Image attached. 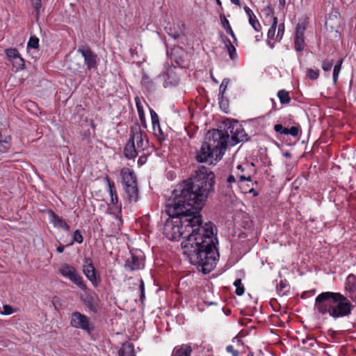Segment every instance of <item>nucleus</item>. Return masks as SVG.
Listing matches in <instances>:
<instances>
[{"label":"nucleus","instance_id":"c9c22d12","mask_svg":"<svg viewBox=\"0 0 356 356\" xmlns=\"http://www.w3.org/2000/svg\"><path fill=\"white\" fill-rule=\"evenodd\" d=\"M333 65H334L333 60H329L327 59H325L322 63V69L325 72H328V71L331 70Z\"/></svg>","mask_w":356,"mask_h":356},{"label":"nucleus","instance_id":"412c9836","mask_svg":"<svg viewBox=\"0 0 356 356\" xmlns=\"http://www.w3.org/2000/svg\"><path fill=\"white\" fill-rule=\"evenodd\" d=\"M106 181L108 182L109 193L111 195V202L113 204H116L118 202V198L117 195L115 184L113 181H111L108 177H106Z\"/></svg>","mask_w":356,"mask_h":356},{"label":"nucleus","instance_id":"f704fd0d","mask_svg":"<svg viewBox=\"0 0 356 356\" xmlns=\"http://www.w3.org/2000/svg\"><path fill=\"white\" fill-rule=\"evenodd\" d=\"M229 83V79L225 78L222 80V81L219 87V95L218 96L222 97V95H225V92L227 90Z\"/></svg>","mask_w":356,"mask_h":356},{"label":"nucleus","instance_id":"37998d69","mask_svg":"<svg viewBox=\"0 0 356 356\" xmlns=\"http://www.w3.org/2000/svg\"><path fill=\"white\" fill-rule=\"evenodd\" d=\"M154 134L157 136L160 140H164L165 139V135L163 132V131L161 129L160 124L158 126V131L156 133L154 132Z\"/></svg>","mask_w":356,"mask_h":356},{"label":"nucleus","instance_id":"c03bdc74","mask_svg":"<svg viewBox=\"0 0 356 356\" xmlns=\"http://www.w3.org/2000/svg\"><path fill=\"white\" fill-rule=\"evenodd\" d=\"M234 285L236 287V289H244L243 286H242L241 279H236L234 282Z\"/></svg>","mask_w":356,"mask_h":356},{"label":"nucleus","instance_id":"09e8293b","mask_svg":"<svg viewBox=\"0 0 356 356\" xmlns=\"http://www.w3.org/2000/svg\"><path fill=\"white\" fill-rule=\"evenodd\" d=\"M64 249H65V247L64 245H59L58 248H57V252H59V253H62L63 251H64Z\"/></svg>","mask_w":356,"mask_h":356},{"label":"nucleus","instance_id":"f3484780","mask_svg":"<svg viewBox=\"0 0 356 356\" xmlns=\"http://www.w3.org/2000/svg\"><path fill=\"white\" fill-rule=\"evenodd\" d=\"M138 149L136 147L135 144L132 141L128 140L124 148V155L128 159H133L138 155Z\"/></svg>","mask_w":356,"mask_h":356},{"label":"nucleus","instance_id":"2f4dec72","mask_svg":"<svg viewBox=\"0 0 356 356\" xmlns=\"http://www.w3.org/2000/svg\"><path fill=\"white\" fill-rule=\"evenodd\" d=\"M248 21L250 24L256 31H259L261 30V26L255 15L249 17Z\"/></svg>","mask_w":356,"mask_h":356},{"label":"nucleus","instance_id":"b1692460","mask_svg":"<svg viewBox=\"0 0 356 356\" xmlns=\"http://www.w3.org/2000/svg\"><path fill=\"white\" fill-rule=\"evenodd\" d=\"M225 46L227 49L229 57L231 59L234 60L236 57V51L234 46L232 44L231 41L228 38H225L224 40Z\"/></svg>","mask_w":356,"mask_h":356},{"label":"nucleus","instance_id":"0eeeda50","mask_svg":"<svg viewBox=\"0 0 356 356\" xmlns=\"http://www.w3.org/2000/svg\"><path fill=\"white\" fill-rule=\"evenodd\" d=\"M146 138L145 133L141 129L140 127L136 124L131 129V136L129 139V141H132L134 144L136 143L137 149L138 151H141L147 148V140Z\"/></svg>","mask_w":356,"mask_h":356},{"label":"nucleus","instance_id":"a18cd8bd","mask_svg":"<svg viewBox=\"0 0 356 356\" xmlns=\"http://www.w3.org/2000/svg\"><path fill=\"white\" fill-rule=\"evenodd\" d=\"M238 178H236L235 174L234 175H230L228 177H227V181L229 183V184H232V183H235L236 181V179Z\"/></svg>","mask_w":356,"mask_h":356},{"label":"nucleus","instance_id":"58836bf2","mask_svg":"<svg viewBox=\"0 0 356 356\" xmlns=\"http://www.w3.org/2000/svg\"><path fill=\"white\" fill-rule=\"evenodd\" d=\"M3 311L0 309V314L2 315H10L12 314L15 310L10 305H5L3 307Z\"/></svg>","mask_w":356,"mask_h":356},{"label":"nucleus","instance_id":"a211bd4d","mask_svg":"<svg viewBox=\"0 0 356 356\" xmlns=\"http://www.w3.org/2000/svg\"><path fill=\"white\" fill-rule=\"evenodd\" d=\"M191 347L188 344H183L174 348L172 356H191Z\"/></svg>","mask_w":356,"mask_h":356},{"label":"nucleus","instance_id":"69168bd1","mask_svg":"<svg viewBox=\"0 0 356 356\" xmlns=\"http://www.w3.org/2000/svg\"><path fill=\"white\" fill-rule=\"evenodd\" d=\"M305 293H304L302 295V298H304Z\"/></svg>","mask_w":356,"mask_h":356},{"label":"nucleus","instance_id":"c756f323","mask_svg":"<svg viewBox=\"0 0 356 356\" xmlns=\"http://www.w3.org/2000/svg\"><path fill=\"white\" fill-rule=\"evenodd\" d=\"M31 6H33V8H34V10L35 11V14H36L35 18H36V20L38 21L39 16H40V8L42 6L41 0H31Z\"/></svg>","mask_w":356,"mask_h":356},{"label":"nucleus","instance_id":"864d4df0","mask_svg":"<svg viewBox=\"0 0 356 356\" xmlns=\"http://www.w3.org/2000/svg\"><path fill=\"white\" fill-rule=\"evenodd\" d=\"M279 3H280V5L284 8L286 4V1L285 0H279Z\"/></svg>","mask_w":356,"mask_h":356},{"label":"nucleus","instance_id":"bb28decb","mask_svg":"<svg viewBox=\"0 0 356 356\" xmlns=\"http://www.w3.org/2000/svg\"><path fill=\"white\" fill-rule=\"evenodd\" d=\"M342 62H343V59H341L334 66L332 76H333V82L334 84H336L337 82L338 76H339V74L341 69Z\"/></svg>","mask_w":356,"mask_h":356},{"label":"nucleus","instance_id":"a19ab883","mask_svg":"<svg viewBox=\"0 0 356 356\" xmlns=\"http://www.w3.org/2000/svg\"><path fill=\"white\" fill-rule=\"evenodd\" d=\"M226 350L232 355V356H238V351L235 350L232 345H229L226 348Z\"/></svg>","mask_w":356,"mask_h":356},{"label":"nucleus","instance_id":"ddd939ff","mask_svg":"<svg viewBox=\"0 0 356 356\" xmlns=\"http://www.w3.org/2000/svg\"><path fill=\"white\" fill-rule=\"evenodd\" d=\"M165 30L169 36L177 40L184 35L185 24L182 22H173L165 26Z\"/></svg>","mask_w":356,"mask_h":356},{"label":"nucleus","instance_id":"6e6d98bb","mask_svg":"<svg viewBox=\"0 0 356 356\" xmlns=\"http://www.w3.org/2000/svg\"><path fill=\"white\" fill-rule=\"evenodd\" d=\"M204 302L208 305H215L216 304V302L214 301H208V300H205Z\"/></svg>","mask_w":356,"mask_h":356},{"label":"nucleus","instance_id":"9d476101","mask_svg":"<svg viewBox=\"0 0 356 356\" xmlns=\"http://www.w3.org/2000/svg\"><path fill=\"white\" fill-rule=\"evenodd\" d=\"M82 57L88 70L96 69L97 66V55L94 53L88 46L81 45L77 49Z\"/></svg>","mask_w":356,"mask_h":356},{"label":"nucleus","instance_id":"49530a36","mask_svg":"<svg viewBox=\"0 0 356 356\" xmlns=\"http://www.w3.org/2000/svg\"><path fill=\"white\" fill-rule=\"evenodd\" d=\"M244 10H245V13L248 15V18L254 15L252 10L248 6L244 7Z\"/></svg>","mask_w":356,"mask_h":356},{"label":"nucleus","instance_id":"e433bc0d","mask_svg":"<svg viewBox=\"0 0 356 356\" xmlns=\"http://www.w3.org/2000/svg\"><path fill=\"white\" fill-rule=\"evenodd\" d=\"M72 237L73 242H76L78 243H81L83 242V236L79 229L74 232Z\"/></svg>","mask_w":356,"mask_h":356},{"label":"nucleus","instance_id":"7c9ffc66","mask_svg":"<svg viewBox=\"0 0 356 356\" xmlns=\"http://www.w3.org/2000/svg\"><path fill=\"white\" fill-rule=\"evenodd\" d=\"M320 75V71L318 69L314 70L309 68L307 70V77L312 80H316Z\"/></svg>","mask_w":356,"mask_h":356},{"label":"nucleus","instance_id":"f257e3e1","mask_svg":"<svg viewBox=\"0 0 356 356\" xmlns=\"http://www.w3.org/2000/svg\"><path fill=\"white\" fill-rule=\"evenodd\" d=\"M215 178L212 171L200 166L193 177L184 181L172 191L165 204L169 218L165 220L163 234L170 241L183 238L181 246L184 254L204 274L216 267L219 258L214 225L211 222L203 225L199 213L214 191Z\"/></svg>","mask_w":356,"mask_h":356},{"label":"nucleus","instance_id":"7ed1b4c3","mask_svg":"<svg viewBox=\"0 0 356 356\" xmlns=\"http://www.w3.org/2000/svg\"><path fill=\"white\" fill-rule=\"evenodd\" d=\"M314 308L322 315L329 314L330 316L337 318L348 316L353 305L341 293L326 291L316 298Z\"/></svg>","mask_w":356,"mask_h":356},{"label":"nucleus","instance_id":"6ab92c4d","mask_svg":"<svg viewBox=\"0 0 356 356\" xmlns=\"http://www.w3.org/2000/svg\"><path fill=\"white\" fill-rule=\"evenodd\" d=\"M244 170H245V169L242 165H238L236 170L234 171V173L235 174L236 178H238V181H240V182H242L244 181H252L251 176L250 175H245L243 173Z\"/></svg>","mask_w":356,"mask_h":356},{"label":"nucleus","instance_id":"4468645a","mask_svg":"<svg viewBox=\"0 0 356 356\" xmlns=\"http://www.w3.org/2000/svg\"><path fill=\"white\" fill-rule=\"evenodd\" d=\"M305 26L303 24L298 23L296 28L294 47L297 51H301L305 47L304 31Z\"/></svg>","mask_w":356,"mask_h":356},{"label":"nucleus","instance_id":"0e129e2a","mask_svg":"<svg viewBox=\"0 0 356 356\" xmlns=\"http://www.w3.org/2000/svg\"><path fill=\"white\" fill-rule=\"evenodd\" d=\"M156 131H158V126H156Z\"/></svg>","mask_w":356,"mask_h":356},{"label":"nucleus","instance_id":"393cba45","mask_svg":"<svg viewBox=\"0 0 356 356\" xmlns=\"http://www.w3.org/2000/svg\"><path fill=\"white\" fill-rule=\"evenodd\" d=\"M345 289H356V276L350 274L348 276Z\"/></svg>","mask_w":356,"mask_h":356},{"label":"nucleus","instance_id":"423d86ee","mask_svg":"<svg viewBox=\"0 0 356 356\" xmlns=\"http://www.w3.org/2000/svg\"><path fill=\"white\" fill-rule=\"evenodd\" d=\"M70 325L75 327L91 333L93 330V325L90 323L88 316L81 314L79 312H73L70 317Z\"/></svg>","mask_w":356,"mask_h":356},{"label":"nucleus","instance_id":"20e7f679","mask_svg":"<svg viewBox=\"0 0 356 356\" xmlns=\"http://www.w3.org/2000/svg\"><path fill=\"white\" fill-rule=\"evenodd\" d=\"M120 174L124 190L129 201L136 202L138 200V188L134 172L129 168H124L122 169Z\"/></svg>","mask_w":356,"mask_h":356},{"label":"nucleus","instance_id":"6e6552de","mask_svg":"<svg viewBox=\"0 0 356 356\" xmlns=\"http://www.w3.org/2000/svg\"><path fill=\"white\" fill-rule=\"evenodd\" d=\"M228 131L231 134V143L232 145H235L241 142H245L248 140V136L245 133L244 129L241 125L236 122L229 125L227 127V130L224 133H227L229 134Z\"/></svg>","mask_w":356,"mask_h":356},{"label":"nucleus","instance_id":"79ce46f5","mask_svg":"<svg viewBox=\"0 0 356 356\" xmlns=\"http://www.w3.org/2000/svg\"><path fill=\"white\" fill-rule=\"evenodd\" d=\"M299 129L297 127H291L289 129V135H291L292 136H297L298 135Z\"/></svg>","mask_w":356,"mask_h":356},{"label":"nucleus","instance_id":"de8ad7c7","mask_svg":"<svg viewBox=\"0 0 356 356\" xmlns=\"http://www.w3.org/2000/svg\"><path fill=\"white\" fill-rule=\"evenodd\" d=\"M274 129L276 132H279L280 134L282 133L283 127L280 124H277L274 126Z\"/></svg>","mask_w":356,"mask_h":356},{"label":"nucleus","instance_id":"13d9d810","mask_svg":"<svg viewBox=\"0 0 356 356\" xmlns=\"http://www.w3.org/2000/svg\"><path fill=\"white\" fill-rule=\"evenodd\" d=\"M145 285L143 280H140V289H144Z\"/></svg>","mask_w":356,"mask_h":356},{"label":"nucleus","instance_id":"5fc2aeb1","mask_svg":"<svg viewBox=\"0 0 356 356\" xmlns=\"http://www.w3.org/2000/svg\"><path fill=\"white\" fill-rule=\"evenodd\" d=\"M144 291H140V299H141V301L143 302V300L145 299V293H144Z\"/></svg>","mask_w":356,"mask_h":356},{"label":"nucleus","instance_id":"3c124183","mask_svg":"<svg viewBox=\"0 0 356 356\" xmlns=\"http://www.w3.org/2000/svg\"><path fill=\"white\" fill-rule=\"evenodd\" d=\"M282 134H284V135H289V129L288 128H284L283 127V130H282Z\"/></svg>","mask_w":356,"mask_h":356},{"label":"nucleus","instance_id":"5701e85b","mask_svg":"<svg viewBox=\"0 0 356 356\" xmlns=\"http://www.w3.org/2000/svg\"><path fill=\"white\" fill-rule=\"evenodd\" d=\"M277 97L282 104H289L291 101L289 92L285 90H280L277 92Z\"/></svg>","mask_w":356,"mask_h":356},{"label":"nucleus","instance_id":"ea45409f","mask_svg":"<svg viewBox=\"0 0 356 356\" xmlns=\"http://www.w3.org/2000/svg\"><path fill=\"white\" fill-rule=\"evenodd\" d=\"M120 356H135L134 353H133V349L131 347H127V348H123L121 350H120Z\"/></svg>","mask_w":356,"mask_h":356},{"label":"nucleus","instance_id":"680f3d73","mask_svg":"<svg viewBox=\"0 0 356 356\" xmlns=\"http://www.w3.org/2000/svg\"><path fill=\"white\" fill-rule=\"evenodd\" d=\"M218 5L220 6L222 5L220 0H216Z\"/></svg>","mask_w":356,"mask_h":356},{"label":"nucleus","instance_id":"8fccbe9b","mask_svg":"<svg viewBox=\"0 0 356 356\" xmlns=\"http://www.w3.org/2000/svg\"><path fill=\"white\" fill-rule=\"evenodd\" d=\"M231 2L235 5L238 6L239 7L241 6L240 0H230Z\"/></svg>","mask_w":356,"mask_h":356},{"label":"nucleus","instance_id":"052dcab7","mask_svg":"<svg viewBox=\"0 0 356 356\" xmlns=\"http://www.w3.org/2000/svg\"><path fill=\"white\" fill-rule=\"evenodd\" d=\"M281 292H283L282 293V296H287V291H280Z\"/></svg>","mask_w":356,"mask_h":356},{"label":"nucleus","instance_id":"4d7b16f0","mask_svg":"<svg viewBox=\"0 0 356 356\" xmlns=\"http://www.w3.org/2000/svg\"><path fill=\"white\" fill-rule=\"evenodd\" d=\"M249 193H253L254 196L257 195V193L254 190V188H251V189L249 191Z\"/></svg>","mask_w":356,"mask_h":356},{"label":"nucleus","instance_id":"c85d7f7f","mask_svg":"<svg viewBox=\"0 0 356 356\" xmlns=\"http://www.w3.org/2000/svg\"><path fill=\"white\" fill-rule=\"evenodd\" d=\"M136 106H137L138 116H139V119L141 122V124L144 128H146L147 124H146L145 113H144L143 106L141 105H140L138 103H136Z\"/></svg>","mask_w":356,"mask_h":356},{"label":"nucleus","instance_id":"4be33fe9","mask_svg":"<svg viewBox=\"0 0 356 356\" xmlns=\"http://www.w3.org/2000/svg\"><path fill=\"white\" fill-rule=\"evenodd\" d=\"M68 69L74 74L80 73L84 69V65L75 60H70L68 64Z\"/></svg>","mask_w":356,"mask_h":356},{"label":"nucleus","instance_id":"603ef678","mask_svg":"<svg viewBox=\"0 0 356 356\" xmlns=\"http://www.w3.org/2000/svg\"><path fill=\"white\" fill-rule=\"evenodd\" d=\"M244 291H235V293H236V294L238 296H241L243 295Z\"/></svg>","mask_w":356,"mask_h":356},{"label":"nucleus","instance_id":"aec40b11","mask_svg":"<svg viewBox=\"0 0 356 356\" xmlns=\"http://www.w3.org/2000/svg\"><path fill=\"white\" fill-rule=\"evenodd\" d=\"M220 19L222 27L225 29L227 33L229 34L234 41L236 40L234 33L229 24L228 19L226 18L224 14L220 15Z\"/></svg>","mask_w":356,"mask_h":356},{"label":"nucleus","instance_id":"cd10ccee","mask_svg":"<svg viewBox=\"0 0 356 356\" xmlns=\"http://www.w3.org/2000/svg\"><path fill=\"white\" fill-rule=\"evenodd\" d=\"M219 106L220 108L226 113L229 112V101L224 95L218 97Z\"/></svg>","mask_w":356,"mask_h":356},{"label":"nucleus","instance_id":"f8f14e48","mask_svg":"<svg viewBox=\"0 0 356 356\" xmlns=\"http://www.w3.org/2000/svg\"><path fill=\"white\" fill-rule=\"evenodd\" d=\"M5 53L12 63L13 66L16 68L17 70H22L24 68L25 65L24 59L21 57L18 50L16 48H9L5 50Z\"/></svg>","mask_w":356,"mask_h":356},{"label":"nucleus","instance_id":"4c0bfd02","mask_svg":"<svg viewBox=\"0 0 356 356\" xmlns=\"http://www.w3.org/2000/svg\"><path fill=\"white\" fill-rule=\"evenodd\" d=\"M284 33V24L281 23L278 25L277 33L275 39L278 41L281 40Z\"/></svg>","mask_w":356,"mask_h":356},{"label":"nucleus","instance_id":"1a4fd4ad","mask_svg":"<svg viewBox=\"0 0 356 356\" xmlns=\"http://www.w3.org/2000/svg\"><path fill=\"white\" fill-rule=\"evenodd\" d=\"M82 268L86 277L92 283L95 287H97L100 282V277L94 266L92 259L90 257L86 258Z\"/></svg>","mask_w":356,"mask_h":356},{"label":"nucleus","instance_id":"dca6fc26","mask_svg":"<svg viewBox=\"0 0 356 356\" xmlns=\"http://www.w3.org/2000/svg\"><path fill=\"white\" fill-rule=\"evenodd\" d=\"M51 222H52L54 227L62 228L66 231L70 229V226L67 222L59 216L56 214L53 211H49Z\"/></svg>","mask_w":356,"mask_h":356},{"label":"nucleus","instance_id":"bf43d9fd","mask_svg":"<svg viewBox=\"0 0 356 356\" xmlns=\"http://www.w3.org/2000/svg\"><path fill=\"white\" fill-rule=\"evenodd\" d=\"M268 45H269L271 48H273V47H274V43H273V42H271L270 41H268Z\"/></svg>","mask_w":356,"mask_h":356},{"label":"nucleus","instance_id":"9b49d317","mask_svg":"<svg viewBox=\"0 0 356 356\" xmlns=\"http://www.w3.org/2000/svg\"><path fill=\"white\" fill-rule=\"evenodd\" d=\"M124 266L127 271L138 270L144 268L145 259L143 256L138 257L131 253V257L125 261Z\"/></svg>","mask_w":356,"mask_h":356},{"label":"nucleus","instance_id":"a878e982","mask_svg":"<svg viewBox=\"0 0 356 356\" xmlns=\"http://www.w3.org/2000/svg\"><path fill=\"white\" fill-rule=\"evenodd\" d=\"M277 24V17H273L272 25L268 31V38L269 40H273L275 38V31H276Z\"/></svg>","mask_w":356,"mask_h":356},{"label":"nucleus","instance_id":"f03ea898","mask_svg":"<svg viewBox=\"0 0 356 356\" xmlns=\"http://www.w3.org/2000/svg\"><path fill=\"white\" fill-rule=\"evenodd\" d=\"M228 138V134L222 130L209 131L200 149L196 152V161L210 164L220 161L227 149Z\"/></svg>","mask_w":356,"mask_h":356},{"label":"nucleus","instance_id":"e2e57ef3","mask_svg":"<svg viewBox=\"0 0 356 356\" xmlns=\"http://www.w3.org/2000/svg\"><path fill=\"white\" fill-rule=\"evenodd\" d=\"M284 156H286V157H290L291 156V154L289 153V152H286L284 154Z\"/></svg>","mask_w":356,"mask_h":356},{"label":"nucleus","instance_id":"2eb2a0df","mask_svg":"<svg viewBox=\"0 0 356 356\" xmlns=\"http://www.w3.org/2000/svg\"><path fill=\"white\" fill-rule=\"evenodd\" d=\"M83 302L88 307L90 311L97 312L99 309V299L95 293L86 295V297L81 296Z\"/></svg>","mask_w":356,"mask_h":356},{"label":"nucleus","instance_id":"473e14b6","mask_svg":"<svg viewBox=\"0 0 356 356\" xmlns=\"http://www.w3.org/2000/svg\"><path fill=\"white\" fill-rule=\"evenodd\" d=\"M150 115H151V119H152V123L154 132L156 133V126H159V124H160L159 116L156 114V113L152 109H150Z\"/></svg>","mask_w":356,"mask_h":356},{"label":"nucleus","instance_id":"39448f33","mask_svg":"<svg viewBox=\"0 0 356 356\" xmlns=\"http://www.w3.org/2000/svg\"><path fill=\"white\" fill-rule=\"evenodd\" d=\"M59 272L63 276L70 279L80 289H86L83 277L74 266L67 264H63L60 266Z\"/></svg>","mask_w":356,"mask_h":356},{"label":"nucleus","instance_id":"72a5a7b5","mask_svg":"<svg viewBox=\"0 0 356 356\" xmlns=\"http://www.w3.org/2000/svg\"><path fill=\"white\" fill-rule=\"evenodd\" d=\"M39 47V39L35 35H31L27 44L28 48L38 49Z\"/></svg>","mask_w":356,"mask_h":356}]
</instances>
